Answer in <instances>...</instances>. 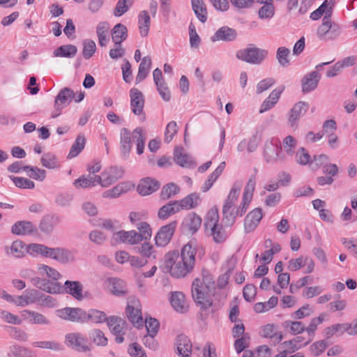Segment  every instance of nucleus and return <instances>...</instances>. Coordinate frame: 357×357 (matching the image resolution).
<instances>
[{
	"label": "nucleus",
	"instance_id": "nucleus-13",
	"mask_svg": "<svg viewBox=\"0 0 357 357\" xmlns=\"http://www.w3.org/2000/svg\"><path fill=\"white\" fill-rule=\"evenodd\" d=\"M176 225V221H173L161 227L155 236V245L159 247L166 246L171 241Z\"/></svg>",
	"mask_w": 357,
	"mask_h": 357
},
{
	"label": "nucleus",
	"instance_id": "nucleus-32",
	"mask_svg": "<svg viewBox=\"0 0 357 357\" xmlns=\"http://www.w3.org/2000/svg\"><path fill=\"white\" fill-rule=\"evenodd\" d=\"M73 98L74 91H59L55 97L54 107L62 109L70 103Z\"/></svg>",
	"mask_w": 357,
	"mask_h": 357
},
{
	"label": "nucleus",
	"instance_id": "nucleus-59",
	"mask_svg": "<svg viewBox=\"0 0 357 357\" xmlns=\"http://www.w3.org/2000/svg\"><path fill=\"white\" fill-rule=\"evenodd\" d=\"M96 50L95 42L91 39H86L83 41L82 55L85 59H89L94 54Z\"/></svg>",
	"mask_w": 357,
	"mask_h": 357
},
{
	"label": "nucleus",
	"instance_id": "nucleus-43",
	"mask_svg": "<svg viewBox=\"0 0 357 357\" xmlns=\"http://www.w3.org/2000/svg\"><path fill=\"white\" fill-rule=\"evenodd\" d=\"M151 66V57L144 56L139 66L138 73L136 77V82H140L144 80L148 75Z\"/></svg>",
	"mask_w": 357,
	"mask_h": 357
},
{
	"label": "nucleus",
	"instance_id": "nucleus-23",
	"mask_svg": "<svg viewBox=\"0 0 357 357\" xmlns=\"http://www.w3.org/2000/svg\"><path fill=\"white\" fill-rule=\"evenodd\" d=\"M131 132L126 128H121L120 132V149L122 157L127 159L132 149Z\"/></svg>",
	"mask_w": 357,
	"mask_h": 357
},
{
	"label": "nucleus",
	"instance_id": "nucleus-30",
	"mask_svg": "<svg viewBox=\"0 0 357 357\" xmlns=\"http://www.w3.org/2000/svg\"><path fill=\"white\" fill-rule=\"evenodd\" d=\"M37 231L36 227L33 226L30 221H17L15 222L11 229L13 234L16 235H29Z\"/></svg>",
	"mask_w": 357,
	"mask_h": 357
},
{
	"label": "nucleus",
	"instance_id": "nucleus-10",
	"mask_svg": "<svg viewBox=\"0 0 357 357\" xmlns=\"http://www.w3.org/2000/svg\"><path fill=\"white\" fill-rule=\"evenodd\" d=\"M33 286L51 294L63 293V287L60 282L51 281L45 278L33 277L31 279Z\"/></svg>",
	"mask_w": 357,
	"mask_h": 357
},
{
	"label": "nucleus",
	"instance_id": "nucleus-47",
	"mask_svg": "<svg viewBox=\"0 0 357 357\" xmlns=\"http://www.w3.org/2000/svg\"><path fill=\"white\" fill-rule=\"evenodd\" d=\"M180 188L177 185L174 183H169L162 187L160 195V199L167 200L178 194Z\"/></svg>",
	"mask_w": 357,
	"mask_h": 357
},
{
	"label": "nucleus",
	"instance_id": "nucleus-1",
	"mask_svg": "<svg viewBox=\"0 0 357 357\" xmlns=\"http://www.w3.org/2000/svg\"><path fill=\"white\" fill-rule=\"evenodd\" d=\"M196 252L190 241L183 247L181 254L176 250L165 254L164 263L160 268L163 273H169L174 278H183L192 271Z\"/></svg>",
	"mask_w": 357,
	"mask_h": 357
},
{
	"label": "nucleus",
	"instance_id": "nucleus-58",
	"mask_svg": "<svg viewBox=\"0 0 357 357\" xmlns=\"http://www.w3.org/2000/svg\"><path fill=\"white\" fill-rule=\"evenodd\" d=\"M40 162L47 169H55L59 166L56 156L50 153H45L40 159Z\"/></svg>",
	"mask_w": 357,
	"mask_h": 357
},
{
	"label": "nucleus",
	"instance_id": "nucleus-49",
	"mask_svg": "<svg viewBox=\"0 0 357 357\" xmlns=\"http://www.w3.org/2000/svg\"><path fill=\"white\" fill-rule=\"evenodd\" d=\"M38 270L40 273H45L51 281L57 282L61 278V274L57 270L45 264H39Z\"/></svg>",
	"mask_w": 357,
	"mask_h": 357
},
{
	"label": "nucleus",
	"instance_id": "nucleus-35",
	"mask_svg": "<svg viewBox=\"0 0 357 357\" xmlns=\"http://www.w3.org/2000/svg\"><path fill=\"white\" fill-rule=\"evenodd\" d=\"M7 355L8 357H36L30 349L17 344L9 347Z\"/></svg>",
	"mask_w": 357,
	"mask_h": 357
},
{
	"label": "nucleus",
	"instance_id": "nucleus-50",
	"mask_svg": "<svg viewBox=\"0 0 357 357\" xmlns=\"http://www.w3.org/2000/svg\"><path fill=\"white\" fill-rule=\"evenodd\" d=\"M335 4V0H325L316 10L320 13L321 16L324 15V17H328V19H331Z\"/></svg>",
	"mask_w": 357,
	"mask_h": 357
},
{
	"label": "nucleus",
	"instance_id": "nucleus-48",
	"mask_svg": "<svg viewBox=\"0 0 357 357\" xmlns=\"http://www.w3.org/2000/svg\"><path fill=\"white\" fill-rule=\"evenodd\" d=\"M107 319L106 314L102 311L91 309L86 312V322L91 321L93 323L98 324L107 321Z\"/></svg>",
	"mask_w": 357,
	"mask_h": 357
},
{
	"label": "nucleus",
	"instance_id": "nucleus-5",
	"mask_svg": "<svg viewBox=\"0 0 357 357\" xmlns=\"http://www.w3.org/2000/svg\"><path fill=\"white\" fill-rule=\"evenodd\" d=\"M268 55V50L256 47H249L240 50L236 54L238 59L255 65L261 64Z\"/></svg>",
	"mask_w": 357,
	"mask_h": 357
},
{
	"label": "nucleus",
	"instance_id": "nucleus-55",
	"mask_svg": "<svg viewBox=\"0 0 357 357\" xmlns=\"http://www.w3.org/2000/svg\"><path fill=\"white\" fill-rule=\"evenodd\" d=\"M89 338L98 346H105L107 344V338L103 332L99 329H93L89 333Z\"/></svg>",
	"mask_w": 357,
	"mask_h": 357
},
{
	"label": "nucleus",
	"instance_id": "nucleus-63",
	"mask_svg": "<svg viewBox=\"0 0 357 357\" xmlns=\"http://www.w3.org/2000/svg\"><path fill=\"white\" fill-rule=\"evenodd\" d=\"M296 162L301 165H305L307 164L310 165L312 161L310 155L303 147H301L297 151L296 154Z\"/></svg>",
	"mask_w": 357,
	"mask_h": 357
},
{
	"label": "nucleus",
	"instance_id": "nucleus-64",
	"mask_svg": "<svg viewBox=\"0 0 357 357\" xmlns=\"http://www.w3.org/2000/svg\"><path fill=\"white\" fill-rule=\"evenodd\" d=\"M211 231L215 242L220 243L226 240L227 235L222 226L213 225V227L211 228Z\"/></svg>",
	"mask_w": 357,
	"mask_h": 357
},
{
	"label": "nucleus",
	"instance_id": "nucleus-54",
	"mask_svg": "<svg viewBox=\"0 0 357 357\" xmlns=\"http://www.w3.org/2000/svg\"><path fill=\"white\" fill-rule=\"evenodd\" d=\"M128 190V184L126 183H121L114 187L112 189L105 192L103 193V197L107 198L118 197L122 193L127 192Z\"/></svg>",
	"mask_w": 357,
	"mask_h": 357
},
{
	"label": "nucleus",
	"instance_id": "nucleus-9",
	"mask_svg": "<svg viewBox=\"0 0 357 357\" xmlns=\"http://www.w3.org/2000/svg\"><path fill=\"white\" fill-rule=\"evenodd\" d=\"M65 344L72 349L78 352H87L90 347L87 345V340L79 333H71L66 335Z\"/></svg>",
	"mask_w": 357,
	"mask_h": 357
},
{
	"label": "nucleus",
	"instance_id": "nucleus-57",
	"mask_svg": "<svg viewBox=\"0 0 357 357\" xmlns=\"http://www.w3.org/2000/svg\"><path fill=\"white\" fill-rule=\"evenodd\" d=\"M261 335L265 337L275 339V343H279L282 340V335L275 333L274 327L271 324H267L262 328Z\"/></svg>",
	"mask_w": 357,
	"mask_h": 357
},
{
	"label": "nucleus",
	"instance_id": "nucleus-14",
	"mask_svg": "<svg viewBox=\"0 0 357 357\" xmlns=\"http://www.w3.org/2000/svg\"><path fill=\"white\" fill-rule=\"evenodd\" d=\"M309 108L308 103L299 101L296 102L288 113V123L293 128H296L298 126V121Z\"/></svg>",
	"mask_w": 357,
	"mask_h": 357
},
{
	"label": "nucleus",
	"instance_id": "nucleus-36",
	"mask_svg": "<svg viewBox=\"0 0 357 357\" xmlns=\"http://www.w3.org/2000/svg\"><path fill=\"white\" fill-rule=\"evenodd\" d=\"M59 222V218L53 215H45L40 221L39 228L42 232L50 234Z\"/></svg>",
	"mask_w": 357,
	"mask_h": 357
},
{
	"label": "nucleus",
	"instance_id": "nucleus-53",
	"mask_svg": "<svg viewBox=\"0 0 357 357\" xmlns=\"http://www.w3.org/2000/svg\"><path fill=\"white\" fill-rule=\"evenodd\" d=\"M26 252L31 256L40 255L46 257L47 246L39 243H31L26 246Z\"/></svg>",
	"mask_w": 357,
	"mask_h": 357
},
{
	"label": "nucleus",
	"instance_id": "nucleus-60",
	"mask_svg": "<svg viewBox=\"0 0 357 357\" xmlns=\"http://www.w3.org/2000/svg\"><path fill=\"white\" fill-rule=\"evenodd\" d=\"M33 345L43 349H48L55 351L63 350L61 344L55 341H39L33 343Z\"/></svg>",
	"mask_w": 357,
	"mask_h": 357
},
{
	"label": "nucleus",
	"instance_id": "nucleus-19",
	"mask_svg": "<svg viewBox=\"0 0 357 357\" xmlns=\"http://www.w3.org/2000/svg\"><path fill=\"white\" fill-rule=\"evenodd\" d=\"M130 96L132 112L137 116L143 114L144 119L143 109L145 100L144 94L140 91H130Z\"/></svg>",
	"mask_w": 357,
	"mask_h": 357
},
{
	"label": "nucleus",
	"instance_id": "nucleus-27",
	"mask_svg": "<svg viewBox=\"0 0 357 357\" xmlns=\"http://www.w3.org/2000/svg\"><path fill=\"white\" fill-rule=\"evenodd\" d=\"M169 301L172 307L178 312L183 313L188 309L185 295L181 291L172 292Z\"/></svg>",
	"mask_w": 357,
	"mask_h": 357
},
{
	"label": "nucleus",
	"instance_id": "nucleus-41",
	"mask_svg": "<svg viewBox=\"0 0 357 357\" xmlns=\"http://www.w3.org/2000/svg\"><path fill=\"white\" fill-rule=\"evenodd\" d=\"M180 210L177 204L174 202H169L162 206L158 212V217L161 220H166L169 216L179 212Z\"/></svg>",
	"mask_w": 357,
	"mask_h": 357
},
{
	"label": "nucleus",
	"instance_id": "nucleus-12",
	"mask_svg": "<svg viewBox=\"0 0 357 357\" xmlns=\"http://www.w3.org/2000/svg\"><path fill=\"white\" fill-rule=\"evenodd\" d=\"M332 61L324 62L316 66L315 70L306 74L301 80L302 89H315L321 79L319 73L324 69V66L328 65Z\"/></svg>",
	"mask_w": 357,
	"mask_h": 357
},
{
	"label": "nucleus",
	"instance_id": "nucleus-18",
	"mask_svg": "<svg viewBox=\"0 0 357 357\" xmlns=\"http://www.w3.org/2000/svg\"><path fill=\"white\" fill-rule=\"evenodd\" d=\"M237 36L238 33L236 29L227 26H223L215 32L211 39L213 42H232L237 38Z\"/></svg>",
	"mask_w": 357,
	"mask_h": 357
},
{
	"label": "nucleus",
	"instance_id": "nucleus-26",
	"mask_svg": "<svg viewBox=\"0 0 357 357\" xmlns=\"http://www.w3.org/2000/svg\"><path fill=\"white\" fill-rule=\"evenodd\" d=\"M202 225V218L195 213H190L183 222V229L188 234L193 235L199 229Z\"/></svg>",
	"mask_w": 357,
	"mask_h": 357
},
{
	"label": "nucleus",
	"instance_id": "nucleus-24",
	"mask_svg": "<svg viewBox=\"0 0 357 357\" xmlns=\"http://www.w3.org/2000/svg\"><path fill=\"white\" fill-rule=\"evenodd\" d=\"M124 169L119 167H109L102 172L105 186H109L123 177Z\"/></svg>",
	"mask_w": 357,
	"mask_h": 357
},
{
	"label": "nucleus",
	"instance_id": "nucleus-8",
	"mask_svg": "<svg viewBox=\"0 0 357 357\" xmlns=\"http://www.w3.org/2000/svg\"><path fill=\"white\" fill-rule=\"evenodd\" d=\"M46 257L54 259L61 264H66L75 261L74 253L70 250L61 247L50 248L47 246Z\"/></svg>",
	"mask_w": 357,
	"mask_h": 357
},
{
	"label": "nucleus",
	"instance_id": "nucleus-22",
	"mask_svg": "<svg viewBox=\"0 0 357 357\" xmlns=\"http://www.w3.org/2000/svg\"><path fill=\"white\" fill-rule=\"evenodd\" d=\"M131 132L126 128H121L120 132V149L122 157L127 159L132 149Z\"/></svg>",
	"mask_w": 357,
	"mask_h": 357
},
{
	"label": "nucleus",
	"instance_id": "nucleus-51",
	"mask_svg": "<svg viewBox=\"0 0 357 357\" xmlns=\"http://www.w3.org/2000/svg\"><path fill=\"white\" fill-rule=\"evenodd\" d=\"M335 4V0H325L316 10L320 13L321 16L324 15V17H328V19H331Z\"/></svg>",
	"mask_w": 357,
	"mask_h": 357
},
{
	"label": "nucleus",
	"instance_id": "nucleus-28",
	"mask_svg": "<svg viewBox=\"0 0 357 357\" xmlns=\"http://www.w3.org/2000/svg\"><path fill=\"white\" fill-rule=\"evenodd\" d=\"M63 287V293L66 292L73 296L77 300H82L83 298L82 289L83 287L79 281L66 280Z\"/></svg>",
	"mask_w": 357,
	"mask_h": 357
},
{
	"label": "nucleus",
	"instance_id": "nucleus-45",
	"mask_svg": "<svg viewBox=\"0 0 357 357\" xmlns=\"http://www.w3.org/2000/svg\"><path fill=\"white\" fill-rule=\"evenodd\" d=\"M282 91H273L261 104L259 112L263 113L271 109L278 102Z\"/></svg>",
	"mask_w": 357,
	"mask_h": 357
},
{
	"label": "nucleus",
	"instance_id": "nucleus-34",
	"mask_svg": "<svg viewBox=\"0 0 357 357\" xmlns=\"http://www.w3.org/2000/svg\"><path fill=\"white\" fill-rule=\"evenodd\" d=\"M26 245L22 241H15L10 247H5L6 254L15 258L23 257L26 252Z\"/></svg>",
	"mask_w": 357,
	"mask_h": 357
},
{
	"label": "nucleus",
	"instance_id": "nucleus-21",
	"mask_svg": "<svg viewBox=\"0 0 357 357\" xmlns=\"http://www.w3.org/2000/svg\"><path fill=\"white\" fill-rule=\"evenodd\" d=\"M159 188L160 183L157 180L146 177L140 181L137 191L141 195L146 196L155 192Z\"/></svg>",
	"mask_w": 357,
	"mask_h": 357
},
{
	"label": "nucleus",
	"instance_id": "nucleus-4",
	"mask_svg": "<svg viewBox=\"0 0 357 357\" xmlns=\"http://www.w3.org/2000/svg\"><path fill=\"white\" fill-rule=\"evenodd\" d=\"M263 155L265 161L272 165L284 162L287 159L284 153L282 152L280 141L278 138H271L266 142Z\"/></svg>",
	"mask_w": 357,
	"mask_h": 357
},
{
	"label": "nucleus",
	"instance_id": "nucleus-31",
	"mask_svg": "<svg viewBox=\"0 0 357 357\" xmlns=\"http://www.w3.org/2000/svg\"><path fill=\"white\" fill-rule=\"evenodd\" d=\"M22 316L32 324L48 325L50 323L45 316L36 311L24 310L22 312Z\"/></svg>",
	"mask_w": 357,
	"mask_h": 357
},
{
	"label": "nucleus",
	"instance_id": "nucleus-29",
	"mask_svg": "<svg viewBox=\"0 0 357 357\" xmlns=\"http://www.w3.org/2000/svg\"><path fill=\"white\" fill-rule=\"evenodd\" d=\"M174 160L182 167L189 168L193 165L192 158L182 147L176 146L174 151Z\"/></svg>",
	"mask_w": 357,
	"mask_h": 357
},
{
	"label": "nucleus",
	"instance_id": "nucleus-17",
	"mask_svg": "<svg viewBox=\"0 0 357 357\" xmlns=\"http://www.w3.org/2000/svg\"><path fill=\"white\" fill-rule=\"evenodd\" d=\"M175 345L176 354L180 357H190L192 355V345L188 336L183 334L177 335Z\"/></svg>",
	"mask_w": 357,
	"mask_h": 357
},
{
	"label": "nucleus",
	"instance_id": "nucleus-52",
	"mask_svg": "<svg viewBox=\"0 0 357 357\" xmlns=\"http://www.w3.org/2000/svg\"><path fill=\"white\" fill-rule=\"evenodd\" d=\"M290 50L285 47H280L276 52V59L278 63L282 67H287L289 65V56Z\"/></svg>",
	"mask_w": 357,
	"mask_h": 357
},
{
	"label": "nucleus",
	"instance_id": "nucleus-7",
	"mask_svg": "<svg viewBox=\"0 0 357 357\" xmlns=\"http://www.w3.org/2000/svg\"><path fill=\"white\" fill-rule=\"evenodd\" d=\"M56 315L63 319L72 322H86V312L79 307H66L56 312Z\"/></svg>",
	"mask_w": 357,
	"mask_h": 357
},
{
	"label": "nucleus",
	"instance_id": "nucleus-62",
	"mask_svg": "<svg viewBox=\"0 0 357 357\" xmlns=\"http://www.w3.org/2000/svg\"><path fill=\"white\" fill-rule=\"evenodd\" d=\"M275 8L273 3H266L258 11L259 17L262 20L271 19L274 16Z\"/></svg>",
	"mask_w": 357,
	"mask_h": 357
},
{
	"label": "nucleus",
	"instance_id": "nucleus-40",
	"mask_svg": "<svg viewBox=\"0 0 357 357\" xmlns=\"http://www.w3.org/2000/svg\"><path fill=\"white\" fill-rule=\"evenodd\" d=\"M139 29L142 37H146L149 31L151 18L146 10L141 11L138 16Z\"/></svg>",
	"mask_w": 357,
	"mask_h": 357
},
{
	"label": "nucleus",
	"instance_id": "nucleus-56",
	"mask_svg": "<svg viewBox=\"0 0 357 357\" xmlns=\"http://www.w3.org/2000/svg\"><path fill=\"white\" fill-rule=\"evenodd\" d=\"M10 178L13 181L16 187L23 189H33L35 183L31 180L24 177H17L10 176Z\"/></svg>",
	"mask_w": 357,
	"mask_h": 357
},
{
	"label": "nucleus",
	"instance_id": "nucleus-61",
	"mask_svg": "<svg viewBox=\"0 0 357 357\" xmlns=\"http://www.w3.org/2000/svg\"><path fill=\"white\" fill-rule=\"evenodd\" d=\"M282 146L284 151L289 155H293L295 153V149L296 146V140L291 136H287L282 141Z\"/></svg>",
	"mask_w": 357,
	"mask_h": 357
},
{
	"label": "nucleus",
	"instance_id": "nucleus-25",
	"mask_svg": "<svg viewBox=\"0 0 357 357\" xmlns=\"http://www.w3.org/2000/svg\"><path fill=\"white\" fill-rule=\"evenodd\" d=\"M113 239L116 241L119 240L123 243H128L129 244H136L143 241L142 236L139 235L136 231L131 230L128 231H120L113 234Z\"/></svg>",
	"mask_w": 357,
	"mask_h": 357
},
{
	"label": "nucleus",
	"instance_id": "nucleus-39",
	"mask_svg": "<svg viewBox=\"0 0 357 357\" xmlns=\"http://www.w3.org/2000/svg\"><path fill=\"white\" fill-rule=\"evenodd\" d=\"M192 10L200 22L207 20V9L203 0H191Z\"/></svg>",
	"mask_w": 357,
	"mask_h": 357
},
{
	"label": "nucleus",
	"instance_id": "nucleus-3",
	"mask_svg": "<svg viewBox=\"0 0 357 357\" xmlns=\"http://www.w3.org/2000/svg\"><path fill=\"white\" fill-rule=\"evenodd\" d=\"M242 187L241 182H235L227 196L222 207L223 220L226 225L231 226L237 216L234 204L237 200Z\"/></svg>",
	"mask_w": 357,
	"mask_h": 357
},
{
	"label": "nucleus",
	"instance_id": "nucleus-44",
	"mask_svg": "<svg viewBox=\"0 0 357 357\" xmlns=\"http://www.w3.org/2000/svg\"><path fill=\"white\" fill-rule=\"evenodd\" d=\"M86 144V139L83 135H79L73 144L68 158L71 159L77 156L84 149Z\"/></svg>",
	"mask_w": 357,
	"mask_h": 357
},
{
	"label": "nucleus",
	"instance_id": "nucleus-2",
	"mask_svg": "<svg viewBox=\"0 0 357 357\" xmlns=\"http://www.w3.org/2000/svg\"><path fill=\"white\" fill-rule=\"evenodd\" d=\"M191 294L194 302L199 307L202 316H207L210 312H214L215 304L212 297L216 294V288L215 282L209 276L204 277L202 280L195 279L192 284Z\"/></svg>",
	"mask_w": 357,
	"mask_h": 357
},
{
	"label": "nucleus",
	"instance_id": "nucleus-33",
	"mask_svg": "<svg viewBox=\"0 0 357 357\" xmlns=\"http://www.w3.org/2000/svg\"><path fill=\"white\" fill-rule=\"evenodd\" d=\"M199 196L197 193H191L180 201H175L180 211L195 208L199 203Z\"/></svg>",
	"mask_w": 357,
	"mask_h": 357
},
{
	"label": "nucleus",
	"instance_id": "nucleus-15",
	"mask_svg": "<svg viewBox=\"0 0 357 357\" xmlns=\"http://www.w3.org/2000/svg\"><path fill=\"white\" fill-rule=\"evenodd\" d=\"M107 323L111 332L116 336V342L118 344L122 343L124 340L123 329L126 324V321L121 317L111 316L108 317Z\"/></svg>",
	"mask_w": 357,
	"mask_h": 357
},
{
	"label": "nucleus",
	"instance_id": "nucleus-6",
	"mask_svg": "<svg viewBox=\"0 0 357 357\" xmlns=\"http://www.w3.org/2000/svg\"><path fill=\"white\" fill-rule=\"evenodd\" d=\"M340 33V27L338 24L333 23L328 17H323L321 24L317 28V37L324 40H332Z\"/></svg>",
	"mask_w": 357,
	"mask_h": 357
},
{
	"label": "nucleus",
	"instance_id": "nucleus-11",
	"mask_svg": "<svg viewBox=\"0 0 357 357\" xmlns=\"http://www.w3.org/2000/svg\"><path fill=\"white\" fill-rule=\"evenodd\" d=\"M126 314L130 321L137 328L143 326L144 321L139 301L131 300L126 307Z\"/></svg>",
	"mask_w": 357,
	"mask_h": 357
},
{
	"label": "nucleus",
	"instance_id": "nucleus-37",
	"mask_svg": "<svg viewBox=\"0 0 357 357\" xmlns=\"http://www.w3.org/2000/svg\"><path fill=\"white\" fill-rule=\"evenodd\" d=\"M109 29V24L107 22H100L96 26L98 43L101 47L106 46L109 41L108 32Z\"/></svg>",
	"mask_w": 357,
	"mask_h": 357
},
{
	"label": "nucleus",
	"instance_id": "nucleus-38",
	"mask_svg": "<svg viewBox=\"0 0 357 357\" xmlns=\"http://www.w3.org/2000/svg\"><path fill=\"white\" fill-rule=\"evenodd\" d=\"M128 30L125 25L119 23L112 30V39L114 44H121L128 37Z\"/></svg>",
	"mask_w": 357,
	"mask_h": 357
},
{
	"label": "nucleus",
	"instance_id": "nucleus-46",
	"mask_svg": "<svg viewBox=\"0 0 357 357\" xmlns=\"http://www.w3.org/2000/svg\"><path fill=\"white\" fill-rule=\"evenodd\" d=\"M23 170L26 172V174L29 177L37 181H43L46 177V171L37 167L25 165L23 167Z\"/></svg>",
	"mask_w": 357,
	"mask_h": 357
},
{
	"label": "nucleus",
	"instance_id": "nucleus-20",
	"mask_svg": "<svg viewBox=\"0 0 357 357\" xmlns=\"http://www.w3.org/2000/svg\"><path fill=\"white\" fill-rule=\"evenodd\" d=\"M262 218L261 210L256 208L250 211L244 220V229L246 233L252 231L258 225Z\"/></svg>",
	"mask_w": 357,
	"mask_h": 357
},
{
	"label": "nucleus",
	"instance_id": "nucleus-42",
	"mask_svg": "<svg viewBox=\"0 0 357 357\" xmlns=\"http://www.w3.org/2000/svg\"><path fill=\"white\" fill-rule=\"evenodd\" d=\"M77 48L73 45H64L56 49L53 54L56 57L73 58L75 56Z\"/></svg>",
	"mask_w": 357,
	"mask_h": 357
},
{
	"label": "nucleus",
	"instance_id": "nucleus-16",
	"mask_svg": "<svg viewBox=\"0 0 357 357\" xmlns=\"http://www.w3.org/2000/svg\"><path fill=\"white\" fill-rule=\"evenodd\" d=\"M40 292L36 289L26 290L24 295L15 296L14 303L17 306L24 307L40 302Z\"/></svg>",
	"mask_w": 357,
	"mask_h": 357
}]
</instances>
